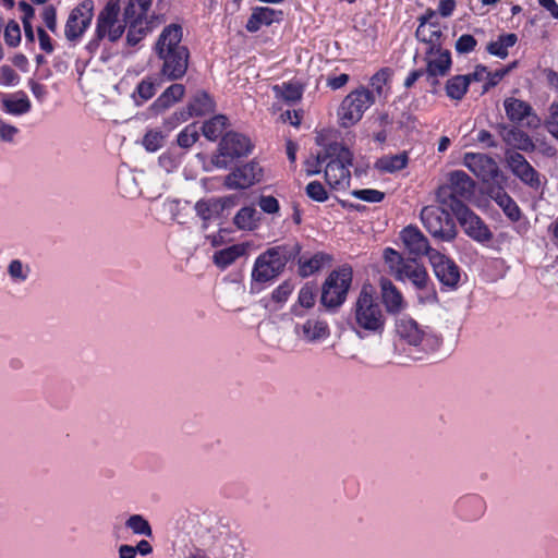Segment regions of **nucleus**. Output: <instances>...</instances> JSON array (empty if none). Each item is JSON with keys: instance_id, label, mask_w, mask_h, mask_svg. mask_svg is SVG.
<instances>
[{"instance_id": "nucleus-1", "label": "nucleus", "mask_w": 558, "mask_h": 558, "mask_svg": "<svg viewBox=\"0 0 558 558\" xmlns=\"http://www.w3.org/2000/svg\"><path fill=\"white\" fill-rule=\"evenodd\" d=\"M316 142L324 146V150L317 154V162H327L325 168L327 184L333 190L344 191L350 185L351 173L349 168L352 166V153L341 143L324 144L320 134L316 137Z\"/></svg>"}, {"instance_id": "nucleus-2", "label": "nucleus", "mask_w": 558, "mask_h": 558, "mask_svg": "<svg viewBox=\"0 0 558 558\" xmlns=\"http://www.w3.org/2000/svg\"><path fill=\"white\" fill-rule=\"evenodd\" d=\"M385 264L389 272L398 281H410L417 290L426 291V296H420L421 302H435L437 300L436 292L429 290V277L426 268L416 262L415 258H404L399 252L391 247L384 250L383 254Z\"/></svg>"}, {"instance_id": "nucleus-3", "label": "nucleus", "mask_w": 558, "mask_h": 558, "mask_svg": "<svg viewBox=\"0 0 558 558\" xmlns=\"http://www.w3.org/2000/svg\"><path fill=\"white\" fill-rule=\"evenodd\" d=\"M151 5L153 0H125L122 14L128 24L129 46H136L158 25V16Z\"/></svg>"}, {"instance_id": "nucleus-4", "label": "nucleus", "mask_w": 558, "mask_h": 558, "mask_svg": "<svg viewBox=\"0 0 558 558\" xmlns=\"http://www.w3.org/2000/svg\"><path fill=\"white\" fill-rule=\"evenodd\" d=\"M385 315L371 286H363L352 307V327L355 330L380 332Z\"/></svg>"}, {"instance_id": "nucleus-5", "label": "nucleus", "mask_w": 558, "mask_h": 558, "mask_svg": "<svg viewBox=\"0 0 558 558\" xmlns=\"http://www.w3.org/2000/svg\"><path fill=\"white\" fill-rule=\"evenodd\" d=\"M374 102L375 97L367 88L360 87L352 90L342 99L337 110L339 125L344 129L355 125Z\"/></svg>"}, {"instance_id": "nucleus-6", "label": "nucleus", "mask_w": 558, "mask_h": 558, "mask_svg": "<svg viewBox=\"0 0 558 558\" xmlns=\"http://www.w3.org/2000/svg\"><path fill=\"white\" fill-rule=\"evenodd\" d=\"M121 0H108L104 9L99 12L96 22L95 40L107 39L110 43L119 40L128 28L125 20H120Z\"/></svg>"}, {"instance_id": "nucleus-7", "label": "nucleus", "mask_w": 558, "mask_h": 558, "mask_svg": "<svg viewBox=\"0 0 558 558\" xmlns=\"http://www.w3.org/2000/svg\"><path fill=\"white\" fill-rule=\"evenodd\" d=\"M474 193L473 180L461 170L449 173L448 183L437 191V201L453 211L456 203H463L462 199L470 198Z\"/></svg>"}, {"instance_id": "nucleus-8", "label": "nucleus", "mask_w": 558, "mask_h": 558, "mask_svg": "<svg viewBox=\"0 0 558 558\" xmlns=\"http://www.w3.org/2000/svg\"><path fill=\"white\" fill-rule=\"evenodd\" d=\"M425 229L435 239L451 242L457 236V228L448 211L438 206H425L421 211Z\"/></svg>"}, {"instance_id": "nucleus-9", "label": "nucleus", "mask_w": 558, "mask_h": 558, "mask_svg": "<svg viewBox=\"0 0 558 558\" xmlns=\"http://www.w3.org/2000/svg\"><path fill=\"white\" fill-rule=\"evenodd\" d=\"M352 282V270L342 267L333 270L326 279L322 290V304L326 307H338L347 298Z\"/></svg>"}, {"instance_id": "nucleus-10", "label": "nucleus", "mask_w": 558, "mask_h": 558, "mask_svg": "<svg viewBox=\"0 0 558 558\" xmlns=\"http://www.w3.org/2000/svg\"><path fill=\"white\" fill-rule=\"evenodd\" d=\"M252 148L253 145L247 136L229 132L219 143L218 154L213 157V163L217 168L225 169L231 160L248 155Z\"/></svg>"}, {"instance_id": "nucleus-11", "label": "nucleus", "mask_w": 558, "mask_h": 558, "mask_svg": "<svg viewBox=\"0 0 558 558\" xmlns=\"http://www.w3.org/2000/svg\"><path fill=\"white\" fill-rule=\"evenodd\" d=\"M396 331L400 339L410 345L420 348L424 352L434 351L441 343L439 337L420 328L417 323L410 317L398 319Z\"/></svg>"}, {"instance_id": "nucleus-12", "label": "nucleus", "mask_w": 558, "mask_h": 558, "mask_svg": "<svg viewBox=\"0 0 558 558\" xmlns=\"http://www.w3.org/2000/svg\"><path fill=\"white\" fill-rule=\"evenodd\" d=\"M286 250L281 246L269 248L255 260L252 278L257 282H267L276 278L287 264Z\"/></svg>"}, {"instance_id": "nucleus-13", "label": "nucleus", "mask_w": 558, "mask_h": 558, "mask_svg": "<svg viewBox=\"0 0 558 558\" xmlns=\"http://www.w3.org/2000/svg\"><path fill=\"white\" fill-rule=\"evenodd\" d=\"M184 558H244L240 541L233 536L216 539L208 547L190 548Z\"/></svg>"}, {"instance_id": "nucleus-14", "label": "nucleus", "mask_w": 558, "mask_h": 558, "mask_svg": "<svg viewBox=\"0 0 558 558\" xmlns=\"http://www.w3.org/2000/svg\"><path fill=\"white\" fill-rule=\"evenodd\" d=\"M453 214L468 236L478 243H487L493 233L487 225L463 203L453 205Z\"/></svg>"}, {"instance_id": "nucleus-15", "label": "nucleus", "mask_w": 558, "mask_h": 558, "mask_svg": "<svg viewBox=\"0 0 558 558\" xmlns=\"http://www.w3.org/2000/svg\"><path fill=\"white\" fill-rule=\"evenodd\" d=\"M505 161L511 173L532 190L542 187V177L519 151L506 150Z\"/></svg>"}, {"instance_id": "nucleus-16", "label": "nucleus", "mask_w": 558, "mask_h": 558, "mask_svg": "<svg viewBox=\"0 0 558 558\" xmlns=\"http://www.w3.org/2000/svg\"><path fill=\"white\" fill-rule=\"evenodd\" d=\"M94 16V2L84 0L77 4L69 14L64 27V35L68 40L74 41L89 27Z\"/></svg>"}, {"instance_id": "nucleus-17", "label": "nucleus", "mask_w": 558, "mask_h": 558, "mask_svg": "<svg viewBox=\"0 0 558 558\" xmlns=\"http://www.w3.org/2000/svg\"><path fill=\"white\" fill-rule=\"evenodd\" d=\"M425 75L432 85L438 84V78L448 74L451 69V53L439 47L427 48L425 52Z\"/></svg>"}, {"instance_id": "nucleus-18", "label": "nucleus", "mask_w": 558, "mask_h": 558, "mask_svg": "<svg viewBox=\"0 0 558 558\" xmlns=\"http://www.w3.org/2000/svg\"><path fill=\"white\" fill-rule=\"evenodd\" d=\"M263 170L255 161L238 167L225 179V186L229 190H244L262 180Z\"/></svg>"}, {"instance_id": "nucleus-19", "label": "nucleus", "mask_w": 558, "mask_h": 558, "mask_svg": "<svg viewBox=\"0 0 558 558\" xmlns=\"http://www.w3.org/2000/svg\"><path fill=\"white\" fill-rule=\"evenodd\" d=\"M429 263L442 286L450 289L457 288L460 281V269L451 258L436 251L430 253Z\"/></svg>"}, {"instance_id": "nucleus-20", "label": "nucleus", "mask_w": 558, "mask_h": 558, "mask_svg": "<svg viewBox=\"0 0 558 558\" xmlns=\"http://www.w3.org/2000/svg\"><path fill=\"white\" fill-rule=\"evenodd\" d=\"M157 57L162 62L160 73L168 81H178L185 75L189 68V50L173 51Z\"/></svg>"}, {"instance_id": "nucleus-21", "label": "nucleus", "mask_w": 558, "mask_h": 558, "mask_svg": "<svg viewBox=\"0 0 558 558\" xmlns=\"http://www.w3.org/2000/svg\"><path fill=\"white\" fill-rule=\"evenodd\" d=\"M504 107L511 122L522 124L523 121L526 120L524 125L527 128L536 129L539 126L541 119L526 101L510 97L504 101Z\"/></svg>"}, {"instance_id": "nucleus-22", "label": "nucleus", "mask_w": 558, "mask_h": 558, "mask_svg": "<svg viewBox=\"0 0 558 558\" xmlns=\"http://www.w3.org/2000/svg\"><path fill=\"white\" fill-rule=\"evenodd\" d=\"M463 165L482 181L493 180L498 172L496 161L481 153H466L463 157Z\"/></svg>"}, {"instance_id": "nucleus-23", "label": "nucleus", "mask_w": 558, "mask_h": 558, "mask_svg": "<svg viewBox=\"0 0 558 558\" xmlns=\"http://www.w3.org/2000/svg\"><path fill=\"white\" fill-rule=\"evenodd\" d=\"M400 239L409 252L413 256L427 255L430 258V253L436 250L429 246L427 238L420 231L417 227L408 226L400 232Z\"/></svg>"}, {"instance_id": "nucleus-24", "label": "nucleus", "mask_w": 558, "mask_h": 558, "mask_svg": "<svg viewBox=\"0 0 558 558\" xmlns=\"http://www.w3.org/2000/svg\"><path fill=\"white\" fill-rule=\"evenodd\" d=\"M183 31L178 24L166 26L155 44V52L157 56L173 51L189 50L182 44Z\"/></svg>"}, {"instance_id": "nucleus-25", "label": "nucleus", "mask_w": 558, "mask_h": 558, "mask_svg": "<svg viewBox=\"0 0 558 558\" xmlns=\"http://www.w3.org/2000/svg\"><path fill=\"white\" fill-rule=\"evenodd\" d=\"M295 332L302 340L310 343L322 342L330 335L328 324L318 318H310L305 323L296 325Z\"/></svg>"}, {"instance_id": "nucleus-26", "label": "nucleus", "mask_w": 558, "mask_h": 558, "mask_svg": "<svg viewBox=\"0 0 558 558\" xmlns=\"http://www.w3.org/2000/svg\"><path fill=\"white\" fill-rule=\"evenodd\" d=\"M379 286L381 300L388 313L398 314L405 308L407 303L402 293L389 279L381 278Z\"/></svg>"}, {"instance_id": "nucleus-27", "label": "nucleus", "mask_w": 558, "mask_h": 558, "mask_svg": "<svg viewBox=\"0 0 558 558\" xmlns=\"http://www.w3.org/2000/svg\"><path fill=\"white\" fill-rule=\"evenodd\" d=\"M501 137L509 147L506 150H521L525 153L535 150V144L531 136L518 128H505Z\"/></svg>"}, {"instance_id": "nucleus-28", "label": "nucleus", "mask_w": 558, "mask_h": 558, "mask_svg": "<svg viewBox=\"0 0 558 558\" xmlns=\"http://www.w3.org/2000/svg\"><path fill=\"white\" fill-rule=\"evenodd\" d=\"M485 509V500L478 495H466L457 501V511L466 521L480 519L484 514Z\"/></svg>"}, {"instance_id": "nucleus-29", "label": "nucleus", "mask_w": 558, "mask_h": 558, "mask_svg": "<svg viewBox=\"0 0 558 558\" xmlns=\"http://www.w3.org/2000/svg\"><path fill=\"white\" fill-rule=\"evenodd\" d=\"M250 247L248 243H238L230 245L226 248L216 251L213 255L214 264L220 268L226 269L232 265L236 259L247 254Z\"/></svg>"}, {"instance_id": "nucleus-30", "label": "nucleus", "mask_w": 558, "mask_h": 558, "mask_svg": "<svg viewBox=\"0 0 558 558\" xmlns=\"http://www.w3.org/2000/svg\"><path fill=\"white\" fill-rule=\"evenodd\" d=\"M282 17L281 11H276L270 8H257L253 11L246 23V29L251 33L257 32L263 25H270L274 22H279Z\"/></svg>"}, {"instance_id": "nucleus-31", "label": "nucleus", "mask_w": 558, "mask_h": 558, "mask_svg": "<svg viewBox=\"0 0 558 558\" xmlns=\"http://www.w3.org/2000/svg\"><path fill=\"white\" fill-rule=\"evenodd\" d=\"M214 110V101L208 94L197 93L189 104L187 111L180 112V121H185L193 116H204Z\"/></svg>"}, {"instance_id": "nucleus-32", "label": "nucleus", "mask_w": 558, "mask_h": 558, "mask_svg": "<svg viewBox=\"0 0 558 558\" xmlns=\"http://www.w3.org/2000/svg\"><path fill=\"white\" fill-rule=\"evenodd\" d=\"M2 106L7 113L22 116L31 111L32 104L24 92H16L2 98Z\"/></svg>"}, {"instance_id": "nucleus-33", "label": "nucleus", "mask_w": 558, "mask_h": 558, "mask_svg": "<svg viewBox=\"0 0 558 558\" xmlns=\"http://www.w3.org/2000/svg\"><path fill=\"white\" fill-rule=\"evenodd\" d=\"M420 25L416 29L418 40L428 45V48L439 47L442 35L440 27L435 23H427V17H420Z\"/></svg>"}, {"instance_id": "nucleus-34", "label": "nucleus", "mask_w": 558, "mask_h": 558, "mask_svg": "<svg viewBox=\"0 0 558 558\" xmlns=\"http://www.w3.org/2000/svg\"><path fill=\"white\" fill-rule=\"evenodd\" d=\"M492 198L502 209L508 219L513 222L520 220L522 215L521 209L507 192H505L502 189H498L493 192Z\"/></svg>"}, {"instance_id": "nucleus-35", "label": "nucleus", "mask_w": 558, "mask_h": 558, "mask_svg": "<svg viewBox=\"0 0 558 558\" xmlns=\"http://www.w3.org/2000/svg\"><path fill=\"white\" fill-rule=\"evenodd\" d=\"M185 88L182 84H172L154 101L153 107L157 111H165L184 96Z\"/></svg>"}, {"instance_id": "nucleus-36", "label": "nucleus", "mask_w": 558, "mask_h": 558, "mask_svg": "<svg viewBox=\"0 0 558 558\" xmlns=\"http://www.w3.org/2000/svg\"><path fill=\"white\" fill-rule=\"evenodd\" d=\"M223 208L225 201L221 198L199 199L195 204V211L204 221L219 216Z\"/></svg>"}, {"instance_id": "nucleus-37", "label": "nucleus", "mask_w": 558, "mask_h": 558, "mask_svg": "<svg viewBox=\"0 0 558 558\" xmlns=\"http://www.w3.org/2000/svg\"><path fill=\"white\" fill-rule=\"evenodd\" d=\"M259 214L252 206L242 207L234 216L233 223L245 231L255 230L258 227Z\"/></svg>"}, {"instance_id": "nucleus-38", "label": "nucleus", "mask_w": 558, "mask_h": 558, "mask_svg": "<svg viewBox=\"0 0 558 558\" xmlns=\"http://www.w3.org/2000/svg\"><path fill=\"white\" fill-rule=\"evenodd\" d=\"M408 161V155L405 153H402L393 156H384L379 158L376 161L375 167L381 172L393 173L405 168Z\"/></svg>"}, {"instance_id": "nucleus-39", "label": "nucleus", "mask_w": 558, "mask_h": 558, "mask_svg": "<svg viewBox=\"0 0 558 558\" xmlns=\"http://www.w3.org/2000/svg\"><path fill=\"white\" fill-rule=\"evenodd\" d=\"M471 83V76L469 75H456L447 81L446 94L453 100H461L468 92Z\"/></svg>"}, {"instance_id": "nucleus-40", "label": "nucleus", "mask_w": 558, "mask_h": 558, "mask_svg": "<svg viewBox=\"0 0 558 558\" xmlns=\"http://www.w3.org/2000/svg\"><path fill=\"white\" fill-rule=\"evenodd\" d=\"M518 40L515 34L500 35L497 40L492 41L487 46V51L496 57L505 59L508 56V49L513 47Z\"/></svg>"}, {"instance_id": "nucleus-41", "label": "nucleus", "mask_w": 558, "mask_h": 558, "mask_svg": "<svg viewBox=\"0 0 558 558\" xmlns=\"http://www.w3.org/2000/svg\"><path fill=\"white\" fill-rule=\"evenodd\" d=\"M330 257L324 253H316L311 258L300 260L299 272L302 277H310L320 270Z\"/></svg>"}, {"instance_id": "nucleus-42", "label": "nucleus", "mask_w": 558, "mask_h": 558, "mask_svg": "<svg viewBox=\"0 0 558 558\" xmlns=\"http://www.w3.org/2000/svg\"><path fill=\"white\" fill-rule=\"evenodd\" d=\"M227 118L225 116H216L203 124V134L209 141H216L226 129Z\"/></svg>"}, {"instance_id": "nucleus-43", "label": "nucleus", "mask_w": 558, "mask_h": 558, "mask_svg": "<svg viewBox=\"0 0 558 558\" xmlns=\"http://www.w3.org/2000/svg\"><path fill=\"white\" fill-rule=\"evenodd\" d=\"M126 529L131 530L133 534L150 537L153 530L149 522L141 514H132L125 521Z\"/></svg>"}, {"instance_id": "nucleus-44", "label": "nucleus", "mask_w": 558, "mask_h": 558, "mask_svg": "<svg viewBox=\"0 0 558 558\" xmlns=\"http://www.w3.org/2000/svg\"><path fill=\"white\" fill-rule=\"evenodd\" d=\"M8 274L13 282L22 283L27 280L31 274V268L20 259H13L8 266Z\"/></svg>"}, {"instance_id": "nucleus-45", "label": "nucleus", "mask_w": 558, "mask_h": 558, "mask_svg": "<svg viewBox=\"0 0 558 558\" xmlns=\"http://www.w3.org/2000/svg\"><path fill=\"white\" fill-rule=\"evenodd\" d=\"M274 92L277 97H280L288 102H294L302 97L301 88L293 84L276 85L274 86Z\"/></svg>"}, {"instance_id": "nucleus-46", "label": "nucleus", "mask_w": 558, "mask_h": 558, "mask_svg": "<svg viewBox=\"0 0 558 558\" xmlns=\"http://www.w3.org/2000/svg\"><path fill=\"white\" fill-rule=\"evenodd\" d=\"M165 136L158 130H149L143 137L142 144L147 151L155 153L163 146Z\"/></svg>"}, {"instance_id": "nucleus-47", "label": "nucleus", "mask_w": 558, "mask_h": 558, "mask_svg": "<svg viewBox=\"0 0 558 558\" xmlns=\"http://www.w3.org/2000/svg\"><path fill=\"white\" fill-rule=\"evenodd\" d=\"M157 84L151 77L144 78L136 87L135 94L141 98V104L149 100L156 93Z\"/></svg>"}, {"instance_id": "nucleus-48", "label": "nucleus", "mask_w": 558, "mask_h": 558, "mask_svg": "<svg viewBox=\"0 0 558 558\" xmlns=\"http://www.w3.org/2000/svg\"><path fill=\"white\" fill-rule=\"evenodd\" d=\"M198 140V131L194 124L187 125L178 135V145L183 148L191 147Z\"/></svg>"}, {"instance_id": "nucleus-49", "label": "nucleus", "mask_w": 558, "mask_h": 558, "mask_svg": "<svg viewBox=\"0 0 558 558\" xmlns=\"http://www.w3.org/2000/svg\"><path fill=\"white\" fill-rule=\"evenodd\" d=\"M4 40L8 46L16 47L21 43V28L17 22L10 21L4 28Z\"/></svg>"}, {"instance_id": "nucleus-50", "label": "nucleus", "mask_w": 558, "mask_h": 558, "mask_svg": "<svg viewBox=\"0 0 558 558\" xmlns=\"http://www.w3.org/2000/svg\"><path fill=\"white\" fill-rule=\"evenodd\" d=\"M545 125L549 134L558 141V102L554 101L548 108Z\"/></svg>"}, {"instance_id": "nucleus-51", "label": "nucleus", "mask_w": 558, "mask_h": 558, "mask_svg": "<svg viewBox=\"0 0 558 558\" xmlns=\"http://www.w3.org/2000/svg\"><path fill=\"white\" fill-rule=\"evenodd\" d=\"M355 198L367 203H379L384 199L385 194L374 189L355 190L351 193Z\"/></svg>"}, {"instance_id": "nucleus-52", "label": "nucleus", "mask_w": 558, "mask_h": 558, "mask_svg": "<svg viewBox=\"0 0 558 558\" xmlns=\"http://www.w3.org/2000/svg\"><path fill=\"white\" fill-rule=\"evenodd\" d=\"M306 194L310 198L316 202L322 203L328 199L327 191L318 181H312L307 184Z\"/></svg>"}, {"instance_id": "nucleus-53", "label": "nucleus", "mask_w": 558, "mask_h": 558, "mask_svg": "<svg viewBox=\"0 0 558 558\" xmlns=\"http://www.w3.org/2000/svg\"><path fill=\"white\" fill-rule=\"evenodd\" d=\"M476 39L470 34L461 35L454 45L456 51L460 54L469 53L476 47Z\"/></svg>"}, {"instance_id": "nucleus-54", "label": "nucleus", "mask_w": 558, "mask_h": 558, "mask_svg": "<svg viewBox=\"0 0 558 558\" xmlns=\"http://www.w3.org/2000/svg\"><path fill=\"white\" fill-rule=\"evenodd\" d=\"M19 81V74L10 65L0 66V85L15 86Z\"/></svg>"}, {"instance_id": "nucleus-55", "label": "nucleus", "mask_w": 558, "mask_h": 558, "mask_svg": "<svg viewBox=\"0 0 558 558\" xmlns=\"http://www.w3.org/2000/svg\"><path fill=\"white\" fill-rule=\"evenodd\" d=\"M299 304L304 308H311L315 303V292L313 287L305 284L299 291Z\"/></svg>"}, {"instance_id": "nucleus-56", "label": "nucleus", "mask_w": 558, "mask_h": 558, "mask_svg": "<svg viewBox=\"0 0 558 558\" xmlns=\"http://www.w3.org/2000/svg\"><path fill=\"white\" fill-rule=\"evenodd\" d=\"M259 208L269 215L277 214L280 209L279 202L271 195H263L258 199Z\"/></svg>"}, {"instance_id": "nucleus-57", "label": "nucleus", "mask_w": 558, "mask_h": 558, "mask_svg": "<svg viewBox=\"0 0 558 558\" xmlns=\"http://www.w3.org/2000/svg\"><path fill=\"white\" fill-rule=\"evenodd\" d=\"M41 19L46 25V27L56 33L57 31V12L52 5H47L43 9Z\"/></svg>"}, {"instance_id": "nucleus-58", "label": "nucleus", "mask_w": 558, "mask_h": 558, "mask_svg": "<svg viewBox=\"0 0 558 558\" xmlns=\"http://www.w3.org/2000/svg\"><path fill=\"white\" fill-rule=\"evenodd\" d=\"M19 134V129L12 124L7 123L5 121L0 119V138L3 142L13 143L16 135Z\"/></svg>"}, {"instance_id": "nucleus-59", "label": "nucleus", "mask_w": 558, "mask_h": 558, "mask_svg": "<svg viewBox=\"0 0 558 558\" xmlns=\"http://www.w3.org/2000/svg\"><path fill=\"white\" fill-rule=\"evenodd\" d=\"M388 76L389 73L386 69H381L372 76L371 85L377 92L378 95H381L383 87L387 83Z\"/></svg>"}, {"instance_id": "nucleus-60", "label": "nucleus", "mask_w": 558, "mask_h": 558, "mask_svg": "<svg viewBox=\"0 0 558 558\" xmlns=\"http://www.w3.org/2000/svg\"><path fill=\"white\" fill-rule=\"evenodd\" d=\"M37 36L40 49L46 53H52L54 50V46L52 44L51 37L46 33V31L41 27H38Z\"/></svg>"}, {"instance_id": "nucleus-61", "label": "nucleus", "mask_w": 558, "mask_h": 558, "mask_svg": "<svg viewBox=\"0 0 558 558\" xmlns=\"http://www.w3.org/2000/svg\"><path fill=\"white\" fill-rule=\"evenodd\" d=\"M456 9V0H440L438 12L442 17L450 16Z\"/></svg>"}, {"instance_id": "nucleus-62", "label": "nucleus", "mask_w": 558, "mask_h": 558, "mask_svg": "<svg viewBox=\"0 0 558 558\" xmlns=\"http://www.w3.org/2000/svg\"><path fill=\"white\" fill-rule=\"evenodd\" d=\"M291 286L289 283H283L274 291L272 295L277 301H284L291 294Z\"/></svg>"}, {"instance_id": "nucleus-63", "label": "nucleus", "mask_w": 558, "mask_h": 558, "mask_svg": "<svg viewBox=\"0 0 558 558\" xmlns=\"http://www.w3.org/2000/svg\"><path fill=\"white\" fill-rule=\"evenodd\" d=\"M119 558H136V549L132 545H120L118 548Z\"/></svg>"}, {"instance_id": "nucleus-64", "label": "nucleus", "mask_w": 558, "mask_h": 558, "mask_svg": "<svg viewBox=\"0 0 558 558\" xmlns=\"http://www.w3.org/2000/svg\"><path fill=\"white\" fill-rule=\"evenodd\" d=\"M538 2L554 19L558 20V3L555 0H538Z\"/></svg>"}]
</instances>
